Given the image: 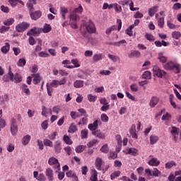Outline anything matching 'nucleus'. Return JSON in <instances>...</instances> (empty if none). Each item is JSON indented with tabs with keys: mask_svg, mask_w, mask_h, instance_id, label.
<instances>
[{
	"mask_svg": "<svg viewBox=\"0 0 181 181\" xmlns=\"http://www.w3.org/2000/svg\"><path fill=\"white\" fill-rule=\"evenodd\" d=\"M70 22H77L80 19V16L74 12H71L69 16Z\"/></svg>",
	"mask_w": 181,
	"mask_h": 181,
	"instance_id": "nucleus-14",
	"label": "nucleus"
},
{
	"mask_svg": "<svg viewBox=\"0 0 181 181\" xmlns=\"http://www.w3.org/2000/svg\"><path fill=\"white\" fill-rule=\"evenodd\" d=\"M159 6H155L148 9V15L151 16V18H153V16H155V13L158 12Z\"/></svg>",
	"mask_w": 181,
	"mask_h": 181,
	"instance_id": "nucleus-20",
	"label": "nucleus"
},
{
	"mask_svg": "<svg viewBox=\"0 0 181 181\" xmlns=\"http://www.w3.org/2000/svg\"><path fill=\"white\" fill-rule=\"evenodd\" d=\"M30 25L28 23L23 22L16 26V30L18 33L25 32Z\"/></svg>",
	"mask_w": 181,
	"mask_h": 181,
	"instance_id": "nucleus-6",
	"label": "nucleus"
},
{
	"mask_svg": "<svg viewBox=\"0 0 181 181\" xmlns=\"http://www.w3.org/2000/svg\"><path fill=\"white\" fill-rule=\"evenodd\" d=\"M101 152L103 153H108L110 152V148L108 147V144L103 145L100 148Z\"/></svg>",
	"mask_w": 181,
	"mask_h": 181,
	"instance_id": "nucleus-45",
	"label": "nucleus"
},
{
	"mask_svg": "<svg viewBox=\"0 0 181 181\" xmlns=\"http://www.w3.org/2000/svg\"><path fill=\"white\" fill-rule=\"evenodd\" d=\"M130 90L134 93H136L138 91V85L136 83H133L130 86Z\"/></svg>",
	"mask_w": 181,
	"mask_h": 181,
	"instance_id": "nucleus-62",
	"label": "nucleus"
},
{
	"mask_svg": "<svg viewBox=\"0 0 181 181\" xmlns=\"http://www.w3.org/2000/svg\"><path fill=\"white\" fill-rule=\"evenodd\" d=\"M48 164L51 166L54 165V168L57 169V170H60V163H59V160H57L56 158H49L48 160Z\"/></svg>",
	"mask_w": 181,
	"mask_h": 181,
	"instance_id": "nucleus-5",
	"label": "nucleus"
},
{
	"mask_svg": "<svg viewBox=\"0 0 181 181\" xmlns=\"http://www.w3.org/2000/svg\"><path fill=\"white\" fill-rule=\"evenodd\" d=\"M158 141H159V136H158L155 134H152L151 136H150V144L151 145H155V144H156V142H158Z\"/></svg>",
	"mask_w": 181,
	"mask_h": 181,
	"instance_id": "nucleus-28",
	"label": "nucleus"
},
{
	"mask_svg": "<svg viewBox=\"0 0 181 181\" xmlns=\"http://www.w3.org/2000/svg\"><path fill=\"white\" fill-rule=\"evenodd\" d=\"M181 37V33L179 31H174L172 33V37L174 39H179Z\"/></svg>",
	"mask_w": 181,
	"mask_h": 181,
	"instance_id": "nucleus-54",
	"label": "nucleus"
},
{
	"mask_svg": "<svg viewBox=\"0 0 181 181\" xmlns=\"http://www.w3.org/2000/svg\"><path fill=\"white\" fill-rule=\"evenodd\" d=\"M57 136V132H53L51 134L48 135L49 139L51 141H54L56 139V136Z\"/></svg>",
	"mask_w": 181,
	"mask_h": 181,
	"instance_id": "nucleus-58",
	"label": "nucleus"
},
{
	"mask_svg": "<svg viewBox=\"0 0 181 181\" xmlns=\"http://www.w3.org/2000/svg\"><path fill=\"white\" fill-rule=\"evenodd\" d=\"M88 100L90 101V103H95L97 100V96L89 94L88 95Z\"/></svg>",
	"mask_w": 181,
	"mask_h": 181,
	"instance_id": "nucleus-53",
	"label": "nucleus"
},
{
	"mask_svg": "<svg viewBox=\"0 0 181 181\" xmlns=\"http://www.w3.org/2000/svg\"><path fill=\"white\" fill-rule=\"evenodd\" d=\"M108 57H109V59H110V60L113 61L114 63H117V62H119V57L115 56V55H112V54H108Z\"/></svg>",
	"mask_w": 181,
	"mask_h": 181,
	"instance_id": "nucleus-50",
	"label": "nucleus"
},
{
	"mask_svg": "<svg viewBox=\"0 0 181 181\" xmlns=\"http://www.w3.org/2000/svg\"><path fill=\"white\" fill-rule=\"evenodd\" d=\"M81 136L82 139H86L88 138V129L81 130Z\"/></svg>",
	"mask_w": 181,
	"mask_h": 181,
	"instance_id": "nucleus-42",
	"label": "nucleus"
},
{
	"mask_svg": "<svg viewBox=\"0 0 181 181\" xmlns=\"http://www.w3.org/2000/svg\"><path fill=\"white\" fill-rule=\"evenodd\" d=\"M11 132L13 135H16L18 133V124L15 118H12L11 120Z\"/></svg>",
	"mask_w": 181,
	"mask_h": 181,
	"instance_id": "nucleus-7",
	"label": "nucleus"
},
{
	"mask_svg": "<svg viewBox=\"0 0 181 181\" xmlns=\"http://www.w3.org/2000/svg\"><path fill=\"white\" fill-rule=\"evenodd\" d=\"M84 26L88 32V33H95L96 29L94 23L89 20L88 22L85 23Z\"/></svg>",
	"mask_w": 181,
	"mask_h": 181,
	"instance_id": "nucleus-4",
	"label": "nucleus"
},
{
	"mask_svg": "<svg viewBox=\"0 0 181 181\" xmlns=\"http://www.w3.org/2000/svg\"><path fill=\"white\" fill-rule=\"evenodd\" d=\"M148 164L150 166H159L160 165V161L158 160L156 158H152L148 162Z\"/></svg>",
	"mask_w": 181,
	"mask_h": 181,
	"instance_id": "nucleus-16",
	"label": "nucleus"
},
{
	"mask_svg": "<svg viewBox=\"0 0 181 181\" xmlns=\"http://www.w3.org/2000/svg\"><path fill=\"white\" fill-rule=\"evenodd\" d=\"M45 175L47 176L49 181L54 180V173L52 168H47L45 170Z\"/></svg>",
	"mask_w": 181,
	"mask_h": 181,
	"instance_id": "nucleus-9",
	"label": "nucleus"
},
{
	"mask_svg": "<svg viewBox=\"0 0 181 181\" xmlns=\"http://www.w3.org/2000/svg\"><path fill=\"white\" fill-rule=\"evenodd\" d=\"M157 23L158 26L160 28V29H163V26H165V17H161L158 18Z\"/></svg>",
	"mask_w": 181,
	"mask_h": 181,
	"instance_id": "nucleus-39",
	"label": "nucleus"
},
{
	"mask_svg": "<svg viewBox=\"0 0 181 181\" xmlns=\"http://www.w3.org/2000/svg\"><path fill=\"white\" fill-rule=\"evenodd\" d=\"M103 54H95L93 57V60L95 62V63H97V62H100V60H103Z\"/></svg>",
	"mask_w": 181,
	"mask_h": 181,
	"instance_id": "nucleus-34",
	"label": "nucleus"
},
{
	"mask_svg": "<svg viewBox=\"0 0 181 181\" xmlns=\"http://www.w3.org/2000/svg\"><path fill=\"white\" fill-rule=\"evenodd\" d=\"M60 13L64 21H66V14L69 13V9L66 7H61L60 8Z\"/></svg>",
	"mask_w": 181,
	"mask_h": 181,
	"instance_id": "nucleus-29",
	"label": "nucleus"
},
{
	"mask_svg": "<svg viewBox=\"0 0 181 181\" xmlns=\"http://www.w3.org/2000/svg\"><path fill=\"white\" fill-rule=\"evenodd\" d=\"M66 175L68 177L72 179L73 181H78V177H77L76 172L73 170H69L66 173Z\"/></svg>",
	"mask_w": 181,
	"mask_h": 181,
	"instance_id": "nucleus-10",
	"label": "nucleus"
},
{
	"mask_svg": "<svg viewBox=\"0 0 181 181\" xmlns=\"http://www.w3.org/2000/svg\"><path fill=\"white\" fill-rule=\"evenodd\" d=\"M63 141L64 142H65V144H66L67 145H71V144H73V141H71L70 139V137H69V136L67 135H64L63 137Z\"/></svg>",
	"mask_w": 181,
	"mask_h": 181,
	"instance_id": "nucleus-44",
	"label": "nucleus"
},
{
	"mask_svg": "<svg viewBox=\"0 0 181 181\" xmlns=\"http://www.w3.org/2000/svg\"><path fill=\"white\" fill-rule=\"evenodd\" d=\"M142 78H144L146 80H151L152 78V74H151V71H146L142 74Z\"/></svg>",
	"mask_w": 181,
	"mask_h": 181,
	"instance_id": "nucleus-37",
	"label": "nucleus"
},
{
	"mask_svg": "<svg viewBox=\"0 0 181 181\" xmlns=\"http://www.w3.org/2000/svg\"><path fill=\"white\" fill-rule=\"evenodd\" d=\"M93 135L100 138V139H105V134L101 132V130H96L93 132Z\"/></svg>",
	"mask_w": 181,
	"mask_h": 181,
	"instance_id": "nucleus-21",
	"label": "nucleus"
},
{
	"mask_svg": "<svg viewBox=\"0 0 181 181\" xmlns=\"http://www.w3.org/2000/svg\"><path fill=\"white\" fill-rule=\"evenodd\" d=\"M100 119L103 122H107L109 121L110 118L105 113H103L100 115Z\"/></svg>",
	"mask_w": 181,
	"mask_h": 181,
	"instance_id": "nucleus-52",
	"label": "nucleus"
},
{
	"mask_svg": "<svg viewBox=\"0 0 181 181\" xmlns=\"http://www.w3.org/2000/svg\"><path fill=\"white\" fill-rule=\"evenodd\" d=\"M129 59H133V57L139 58L141 57V52L137 50L131 51L130 54H129Z\"/></svg>",
	"mask_w": 181,
	"mask_h": 181,
	"instance_id": "nucleus-22",
	"label": "nucleus"
},
{
	"mask_svg": "<svg viewBox=\"0 0 181 181\" xmlns=\"http://www.w3.org/2000/svg\"><path fill=\"white\" fill-rule=\"evenodd\" d=\"M88 122V120L87 119V117H83L78 122V125H87Z\"/></svg>",
	"mask_w": 181,
	"mask_h": 181,
	"instance_id": "nucleus-56",
	"label": "nucleus"
},
{
	"mask_svg": "<svg viewBox=\"0 0 181 181\" xmlns=\"http://www.w3.org/2000/svg\"><path fill=\"white\" fill-rule=\"evenodd\" d=\"M42 117H47V114H50L52 115V109H48L46 106H42Z\"/></svg>",
	"mask_w": 181,
	"mask_h": 181,
	"instance_id": "nucleus-18",
	"label": "nucleus"
},
{
	"mask_svg": "<svg viewBox=\"0 0 181 181\" xmlns=\"http://www.w3.org/2000/svg\"><path fill=\"white\" fill-rule=\"evenodd\" d=\"M139 151L135 148H130L127 149V155H132V156H137Z\"/></svg>",
	"mask_w": 181,
	"mask_h": 181,
	"instance_id": "nucleus-24",
	"label": "nucleus"
},
{
	"mask_svg": "<svg viewBox=\"0 0 181 181\" xmlns=\"http://www.w3.org/2000/svg\"><path fill=\"white\" fill-rule=\"evenodd\" d=\"M153 75L158 77V78H162L165 77L166 74H168V73H166L165 70L161 69L158 66H154L153 67Z\"/></svg>",
	"mask_w": 181,
	"mask_h": 181,
	"instance_id": "nucleus-2",
	"label": "nucleus"
},
{
	"mask_svg": "<svg viewBox=\"0 0 181 181\" xmlns=\"http://www.w3.org/2000/svg\"><path fill=\"white\" fill-rule=\"evenodd\" d=\"M179 128L175 127H172V129L170 131L171 132V135H173L175 138V139H176V135H179Z\"/></svg>",
	"mask_w": 181,
	"mask_h": 181,
	"instance_id": "nucleus-36",
	"label": "nucleus"
},
{
	"mask_svg": "<svg viewBox=\"0 0 181 181\" xmlns=\"http://www.w3.org/2000/svg\"><path fill=\"white\" fill-rule=\"evenodd\" d=\"M21 88H22L23 93L25 94V95H30V90L28 88V85L23 83L21 86Z\"/></svg>",
	"mask_w": 181,
	"mask_h": 181,
	"instance_id": "nucleus-35",
	"label": "nucleus"
},
{
	"mask_svg": "<svg viewBox=\"0 0 181 181\" xmlns=\"http://www.w3.org/2000/svg\"><path fill=\"white\" fill-rule=\"evenodd\" d=\"M158 103H159V98L153 96L150 100L149 105L153 108L156 105H158Z\"/></svg>",
	"mask_w": 181,
	"mask_h": 181,
	"instance_id": "nucleus-17",
	"label": "nucleus"
},
{
	"mask_svg": "<svg viewBox=\"0 0 181 181\" xmlns=\"http://www.w3.org/2000/svg\"><path fill=\"white\" fill-rule=\"evenodd\" d=\"M164 70L168 71H173L175 74H179L181 70V66L177 62L168 61L165 64H163Z\"/></svg>",
	"mask_w": 181,
	"mask_h": 181,
	"instance_id": "nucleus-1",
	"label": "nucleus"
},
{
	"mask_svg": "<svg viewBox=\"0 0 181 181\" xmlns=\"http://www.w3.org/2000/svg\"><path fill=\"white\" fill-rule=\"evenodd\" d=\"M145 37L147 40H149V42H153V40H155V37L151 34L146 33Z\"/></svg>",
	"mask_w": 181,
	"mask_h": 181,
	"instance_id": "nucleus-57",
	"label": "nucleus"
},
{
	"mask_svg": "<svg viewBox=\"0 0 181 181\" xmlns=\"http://www.w3.org/2000/svg\"><path fill=\"white\" fill-rule=\"evenodd\" d=\"M8 76L11 81H15V83H21L22 81V76L19 74H13L11 68H9Z\"/></svg>",
	"mask_w": 181,
	"mask_h": 181,
	"instance_id": "nucleus-3",
	"label": "nucleus"
},
{
	"mask_svg": "<svg viewBox=\"0 0 181 181\" xmlns=\"http://www.w3.org/2000/svg\"><path fill=\"white\" fill-rule=\"evenodd\" d=\"M74 87H75V88H82V87H84V81L76 80L74 83Z\"/></svg>",
	"mask_w": 181,
	"mask_h": 181,
	"instance_id": "nucleus-27",
	"label": "nucleus"
},
{
	"mask_svg": "<svg viewBox=\"0 0 181 181\" xmlns=\"http://www.w3.org/2000/svg\"><path fill=\"white\" fill-rule=\"evenodd\" d=\"M169 101H170V104L173 107V108L176 110V108H177V105H176V102H175V95L173 94L170 95Z\"/></svg>",
	"mask_w": 181,
	"mask_h": 181,
	"instance_id": "nucleus-23",
	"label": "nucleus"
},
{
	"mask_svg": "<svg viewBox=\"0 0 181 181\" xmlns=\"http://www.w3.org/2000/svg\"><path fill=\"white\" fill-rule=\"evenodd\" d=\"M41 33H49L50 30H52V27L49 24H45L44 27L42 28H40Z\"/></svg>",
	"mask_w": 181,
	"mask_h": 181,
	"instance_id": "nucleus-31",
	"label": "nucleus"
},
{
	"mask_svg": "<svg viewBox=\"0 0 181 181\" xmlns=\"http://www.w3.org/2000/svg\"><path fill=\"white\" fill-rule=\"evenodd\" d=\"M43 142L45 146H49V148H53V141H50L49 139H44Z\"/></svg>",
	"mask_w": 181,
	"mask_h": 181,
	"instance_id": "nucleus-46",
	"label": "nucleus"
},
{
	"mask_svg": "<svg viewBox=\"0 0 181 181\" xmlns=\"http://www.w3.org/2000/svg\"><path fill=\"white\" fill-rule=\"evenodd\" d=\"M120 175H121V171L116 170L110 175V179L111 180H114V179H117V177H119V176Z\"/></svg>",
	"mask_w": 181,
	"mask_h": 181,
	"instance_id": "nucleus-38",
	"label": "nucleus"
},
{
	"mask_svg": "<svg viewBox=\"0 0 181 181\" xmlns=\"http://www.w3.org/2000/svg\"><path fill=\"white\" fill-rule=\"evenodd\" d=\"M173 166H176V162L171 160L165 163V169H171Z\"/></svg>",
	"mask_w": 181,
	"mask_h": 181,
	"instance_id": "nucleus-43",
	"label": "nucleus"
},
{
	"mask_svg": "<svg viewBox=\"0 0 181 181\" xmlns=\"http://www.w3.org/2000/svg\"><path fill=\"white\" fill-rule=\"evenodd\" d=\"M135 128H136V126L135 124H132L129 132L132 138H134V139H138V135L136 134V129Z\"/></svg>",
	"mask_w": 181,
	"mask_h": 181,
	"instance_id": "nucleus-19",
	"label": "nucleus"
},
{
	"mask_svg": "<svg viewBox=\"0 0 181 181\" xmlns=\"http://www.w3.org/2000/svg\"><path fill=\"white\" fill-rule=\"evenodd\" d=\"M103 163H104L103 158L98 157L95 162V168L98 170H102L101 166H103Z\"/></svg>",
	"mask_w": 181,
	"mask_h": 181,
	"instance_id": "nucleus-13",
	"label": "nucleus"
},
{
	"mask_svg": "<svg viewBox=\"0 0 181 181\" xmlns=\"http://www.w3.org/2000/svg\"><path fill=\"white\" fill-rule=\"evenodd\" d=\"M25 64H26V59L23 58H21L17 63V65L18 66V67H23V66H25Z\"/></svg>",
	"mask_w": 181,
	"mask_h": 181,
	"instance_id": "nucleus-48",
	"label": "nucleus"
},
{
	"mask_svg": "<svg viewBox=\"0 0 181 181\" xmlns=\"http://www.w3.org/2000/svg\"><path fill=\"white\" fill-rule=\"evenodd\" d=\"M152 175H153V177H158L160 176L161 173H160V171H159V170H158V168H153Z\"/></svg>",
	"mask_w": 181,
	"mask_h": 181,
	"instance_id": "nucleus-51",
	"label": "nucleus"
},
{
	"mask_svg": "<svg viewBox=\"0 0 181 181\" xmlns=\"http://www.w3.org/2000/svg\"><path fill=\"white\" fill-rule=\"evenodd\" d=\"M52 87V86H49V83H47V91L49 97H52V93H53V88Z\"/></svg>",
	"mask_w": 181,
	"mask_h": 181,
	"instance_id": "nucleus-59",
	"label": "nucleus"
},
{
	"mask_svg": "<svg viewBox=\"0 0 181 181\" xmlns=\"http://www.w3.org/2000/svg\"><path fill=\"white\" fill-rule=\"evenodd\" d=\"M78 112H80V114H82L81 117L82 115H83V117H86V118L88 117V115H87V111H86L84 108H80L78 110Z\"/></svg>",
	"mask_w": 181,
	"mask_h": 181,
	"instance_id": "nucleus-60",
	"label": "nucleus"
},
{
	"mask_svg": "<svg viewBox=\"0 0 181 181\" xmlns=\"http://www.w3.org/2000/svg\"><path fill=\"white\" fill-rule=\"evenodd\" d=\"M158 59L159 60L160 63H162L163 64H165V63L168 62V57L163 56V53L158 54Z\"/></svg>",
	"mask_w": 181,
	"mask_h": 181,
	"instance_id": "nucleus-26",
	"label": "nucleus"
},
{
	"mask_svg": "<svg viewBox=\"0 0 181 181\" xmlns=\"http://www.w3.org/2000/svg\"><path fill=\"white\" fill-rule=\"evenodd\" d=\"M72 12L74 13H81L83 12V6L80 5L78 8H74Z\"/></svg>",
	"mask_w": 181,
	"mask_h": 181,
	"instance_id": "nucleus-61",
	"label": "nucleus"
},
{
	"mask_svg": "<svg viewBox=\"0 0 181 181\" xmlns=\"http://www.w3.org/2000/svg\"><path fill=\"white\" fill-rule=\"evenodd\" d=\"M54 150L55 153H60L62 152V141L57 140L54 145Z\"/></svg>",
	"mask_w": 181,
	"mask_h": 181,
	"instance_id": "nucleus-11",
	"label": "nucleus"
},
{
	"mask_svg": "<svg viewBox=\"0 0 181 181\" xmlns=\"http://www.w3.org/2000/svg\"><path fill=\"white\" fill-rule=\"evenodd\" d=\"M86 148H87V146L79 145L75 148V151L76 153H81V152H83Z\"/></svg>",
	"mask_w": 181,
	"mask_h": 181,
	"instance_id": "nucleus-40",
	"label": "nucleus"
},
{
	"mask_svg": "<svg viewBox=\"0 0 181 181\" xmlns=\"http://www.w3.org/2000/svg\"><path fill=\"white\" fill-rule=\"evenodd\" d=\"M173 9L174 11H179V9H181V4L180 3H175L173 6Z\"/></svg>",
	"mask_w": 181,
	"mask_h": 181,
	"instance_id": "nucleus-64",
	"label": "nucleus"
},
{
	"mask_svg": "<svg viewBox=\"0 0 181 181\" xmlns=\"http://www.w3.org/2000/svg\"><path fill=\"white\" fill-rule=\"evenodd\" d=\"M40 33H42V30L40 28H36V27H34L28 33H27V35L28 36H30V35L35 36L36 35H40Z\"/></svg>",
	"mask_w": 181,
	"mask_h": 181,
	"instance_id": "nucleus-15",
	"label": "nucleus"
},
{
	"mask_svg": "<svg viewBox=\"0 0 181 181\" xmlns=\"http://www.w3.org/2000/svg\"><path fill=\"white\" fill-rule=\"evenodd\" d=\"M30 18L33 21H37L42 16V11H37L35 12L30 13Z\"/></svg>",
	"mask_w": 181,
	"mask_h": 181,
	"instance_id": "nucleus-12",
	"label": "nucleus"
},
{
	"mask_svg": "<svg viewBox=\"0 0 181 181\" xmlns=\"http://www.w3.org/2000/svg\"><path fill=\"white\" fill-rule=\"evenodd\" d=\"M10 49H11V45H9V42H6L5 45L1 47V51L4 54H6V53H8V52H9Z\"/></svg>",
	"mask_w": 181,
	"mask_h": 181,
	"instance_id": "nucleus-30",
	"label": "nucleus"
},
{
	"mask_svg": "<svg viewBox=\"0 0 181 181\" xmlns=\"http://www.w3.org/2000/svg\"><path fill=\"white\" fill-rule=\"evenodd\" d=\"M88 127L90 131L95 132V129L98 128V120H95L93 124H89Z\"/></svg>",
	"mask_w": 181,
	"mask_h": 181,
	"instance_id": "nucleus-25",
	"label": "nucleus"
},
{
	"mask_svg": "<svg viewBox=\"0 0 181 181\" xmlns=\"http://www.w3.org/2000/svg\"><path fill=\"white\" fill-rule=\"evenodd\" d=\"M125 43L127 44V40H120L119 42H113V43H112V45L113 46H117L118 47H119V46H121V45H124Z\"/></svg>",
	"mask_w": 181,
	"mask_h": 181,
	"instance_id": "nucleus-55",
	"label": "nucleus"
},
{
	"mask_svg": "<svg viewBox=\"0 0 181 181\" xmlns=\"http://www.w3.org/2000/svg\"><path fill=\"white\" fill-rule=\"evenodd\" d=\"M30 139H31V137H30V135H29V134L24 136L23 137V141H22L23 145L26 146V145H28V144H29V142H30Z\"/></svg>",
	"mask_w": 181,
	"mask_h": 181,
	"instance_id": "nucleus-33",
	"label": "nucleus"
},
{
	"mask_svg": "<svg viewBox=\"0 0 181 181\" xmlns=\"http://www.w3.org/2000/svg\"><path fill=\"white\" fill-rule=\"evenodd\" d=\"M3 23L5 26H12V25L15 23V19L12 18H8L5 20Z\"/></svg>",
	"mask_w": 181,
	"mask_h": 181,
	"instance_id": "nucleus-32",
	"label": "nucleus"
},
{
	"mask_svg": "<svg viewBox=\"0 0 181 181\" xmlns=\"http://www.w3.org/2000/svg\"><path fill=\"white\" fill-rule=\"evenodd\" d=\"M77 129V126L72 123L69 128L68 132L69 134H74V132H76Z\"/></svg>",
	"mask_w": 181,
	"mask_h": 181,
	"instance_id": "nucleus-41",
	"label": "nucleus"
},
{
	"mask_svg": "<svg viewBox=\"0 0 181 181\" xmlns=\"http://www.w3.org/2000/svg\"><path fill=\"white\" fill-rule=\"evenodd\" d=\"M90 179L91 181L98 180V173H97V170L93 171V174L90 176Z\"/></svg>",
	"mask_w": 181,
	"mask_h": 181,
	"instance_id": "nucleus-47",
	"label": "nucleus"
},
{
	"mask_svg": "<svg viewBox=\"0 0 181 181\" xmlns=\"http://www.w3.org/2000/svg\"><path fill=\"white\" fill-rule=\"evenodd\" d=\"M37 180L39 181H46V176H45V174L40 173L38 177H37Z\"/></svg>",
	"mask_w": 181,
	"mask_h": 181,
	"instance_id": "nucleus-63",
	"label": "nucleus"
},
{
	"mask_svg": "<svg viewBox=\"0 0 181 181\" xmlns=\"http://www.w3.org/2000/svg\"><path fill=\"white\" fill-rule=\"evenodd\" d=\"M70 115H71V118H72V119H76V118H80V117H81V115L78 113H77V112H74V111H71L70 112Z\"/></svg>",
	"mask_w": 181,
	"mask_h": 181,
	"instance_id": "nucleus-49",
	"label": "nucleus"
},
{
	"mask_svg": "<svg viewBox=\"0 0 181 181\" xmlns=\"http://www.w3.org/2000/svg\"><path fill=\"white\" fill-rule=\"evenodd\" d=\"M32 77L33 78V83L35 86L39 84V83H40V81H42V80H43V77L40 76V74H33Z\"/></svg>",
	"mask_w": 181,
	"mask_h": 181,
	"instance_id": "nucleus-8",
	"label": "nucleus"
}]
</instances>
